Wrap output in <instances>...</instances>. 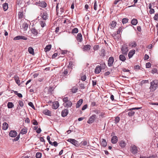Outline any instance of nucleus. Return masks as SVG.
Masks as SVG:
<instances>
[{
  "mask_svg": "<svg viewBox=\"0 0 158 158\" xmlns=\"http://www.w3.org/2000/svg\"><path fill=\"white\" fill-rule=\"evenodd\" d=\"M78 29L77 28H74L72 30V33H78Z\"/></svg>",
  "mask_w": 158,
  "mask_h": 158,
  "instance_id": "nucleus-39",
  "label": "nucleus"
},
{
  "mask_svg": "<svg viewBox=\"0 0 158 158\" xmlns=\"http://www.w3.org/2000/svg\"><path fill=\"white\" fill-rule=\"evenodd\" d=\"M99 48V46L98 45H95L93 48L94 50H97Z\"/></svg>",
  "mask_w": 158,
  "mask_h": 158,
  "instance_id": "nucleus-55",
  "label": "nucleus"
},
{
  "mask_svg": "<svg viewBox=\"0 0 158 158\" xmlns=\"http://www.w3.org/2000/svg\"><path fill=\"white\" fill-rule=\"evenodd\" d=\"M117 24L116 22L114 21H112L111 23L110 24V28L111 29H114L116 26Z\"/></svg>",
  "mask_w": 158,
  "mask_h": 158,
  "instance_id": "nucleus-22",
  "label": "nucleus"
},
{
  "mask_svg": "<svg viewBox=\"0 0 158 158\" xmlns=\"http://www.w3.org/2000/svg\"><path fill=\"white\" fill-rule=\"evenodd\" d=\"M83 102V100L82 99H80L77 102L76 104V108H78L80 107L81 104H82Z\"/></svg>",
  "mask_w": 158,
  "mask_h": 158,
  "instance_id": "nucleus-23",
  "label": "nucleus"
},
{
  "mask_svg": "<svg viewBox=\"0 0 158 158\" xmlns=\"http://www.w3.org/2000/svg\"><path fill=\"white\" fill-rule=\"evenodd\" d=\"M63 102H64V103H65L66 102H67L69 101L68 100V97H67L64 98H63Z\"/></svg>",
  "mask_w": 158,
  "mask_h": 158,
  "instance_id": "nucleus-46",
  "label": "nucleus"
},
{
  "mask_svg": "<svg viewBox=\"0 0 158 158\" xmlns=\"http://www.w3.org/2000/svg\"><path fill=\"white\" fill-rule=\"evenodd\" d=\"M155 12V11L154 9H151L149 11V13L150 14H152L154 13Z\"/></svg>",
  "mask_w": 158,
  "mask_h": 158,
  "instance_id": "nucleus-59",
  "label": "nucleus"
},
{
  "mask_svg": "<svg viewBox=\"0 0 158 158\" xmlns=\"http://www.w3.org/2000/svg\"><path fill=\"white\" fill-rule=\"evenodd\" d=\"M128 21V19L127 18H124L122 19V22L123 24H124L127 23Z\"/></svg>",
  "mask_w": 158,
  "mask_h": 158,
  "instance_id": "nucleus-43",
  "label": "nucleus"
},
{
  "mask_svg": "<svg viewBox=\"0 0 158 158\" xmlns=\"http://www.w3.org/2000/svg\"><path fill=\"white\" fill-rule=\"evenodd\" d=\"M27 39V38L25 36L23 35H18L15 37L14 40H26Z\"/></svg>",
  "mask_w": 158,
  "mask_h": 158,
  "instance_id": "nucleus-8",
  "label": "nucleus"
},
{
  "mask_svg": "<svg viewBox=\"0 0 158 158\" xmlns=\"http://www.w3.org/2000/svg\"><path fill=\"white\" fill-rule=\"evenodd\" d=\"M59 105L58 102H55L53 103L52 108L54 109H57L59 106Z\"/></svg>",
  "mask_w": 158,
  "mask_h": 158,
  "instance_id": "nucleus-12",
  "label": "nucleus"
},
{
  "mask_svg": "<svg viewBox=\"0 0 158 158\" xmlns=\"http://www.w3.org/2000/svg\"><path fill=\"white\" fill-rule=\"evenodd\" d=\"M120 120V118L119 117H117L115 119V123L116 124L117 123L119 122Z\"/></svg>",
  "mask_w": 158,
  "mask_h": 158,
  "instance_id": "nucleus-42",
  "label": "nucleus"
},
{
  "mask_svg": "<svg viewBox=\"0 0 158 158\" xmlns=\"http://www.w3.org/2000/svg\"><path fill=\"white\" fill-rule=\"evenodd\" d=\"M97 117L96 115L95 114L92 115L89 118V120L87 122L89 124L92 123L94 122V121L96 119Z\"/></svg>",
  "mask_w": 158,
  "mask_h": 158,
  "instance_id": "nucleus-3",
  "label": "nucleus"
},
{
  "mask_svg": "<svg viewBox=\"0 0 158 158\" xmlns=\"http://www.w3.org/2000/svg\"><path fill=\"white\" fill-rule=\"evenodd\" d=\"M158 86V81L155 80L151 82V86L150 89L152 91H155L157 88Z\"/></svg>",
  "mask_w": 158,
  "mask_h": 158,
  "instance_id": "nucleus-1",
  "label": "nucleus"
},
{
  "mask_svg": "<svg viewBox=\"0 0 158 158\" xmlns=\"http://www.w3.org/2000/svg\"><path fill=\"white\" fill-rule=\"evenodd\" d=\"M27 132V130L26 128L23 129L21 131L20 133L22 134H25Z\"/></svg>",
  "mask_w": 158,
  "mask_h": 158,
  "instance_id": "nucleus-36",
  "label": "nucleus"
},
{
  "mask_svg": "<svg viewBox=\"0 0 158 158\" xmlns=\"http://www.w3.org/2000/svg\"><path fill=\"white\" fill-rule=\"evenodd\" d=\"M118 141V138L116 136H114L111 139V142L112 143L115 144Z\"/></svg>",
  "mask_w": 158,
  "mask_h": 158,
  "instance_id": "nucleus-11",
  "label": "nucleus"
},
{
  "mask_svg": "<svg viewBox=\"0 0 158 158\" xmlns=\"http://www.w3.org/2000/svg\"><path fill=\"white\" fill-rule=\"evenodd\" d=\"M28 51L30 54L34 55V52L33 49L31 47H29L28 48Z\"/></svg>",
  "mask_w": 158,
  "mask_h": 158,
  "instance_id": "nucleus-28",
  "label": "nucleus"
},
{
  "mask_svg": "<svg viewBox=\"0 0 158 158\" xmlns=\"http://www.w3.org/2000/svg\"><path fill=\"white\" fill-rule=\"evenodd\" d=\"M23 27L25 30H26L28 27V25L26 23H24L23 25Z\"/></svg>",
  "mask_w": 158,
  "mask_h": 158,
  "instance_id": "nucleus-40",
  "label": "nucleus"
},
{
  "mask_svg": "<svg viewBox=\"0 0 158 158\" xmlns=\"http://www.w3.org/2000/svg\"><path fill=\"white\" fill-rule=\"evenodd\" d=\"M76 39L77 40L78 42H81L82 41V35L81 33H79L77 34Z\"/></svg>",
  "mask_w": 158,
  "mask_h": 158,
  "instance_id": "nucleus-10",
  "label": "nucleus"
},
{
  "mask_svg": "<svg viewBox=\"0 0 158 158\" xmlns=\"http://www.w3.org/2000/svg\"><path fill=\"white\" fill-rule=\"evenodd\" d=\"M29 105L32 108L35 109V107L33 104V103L31 102H30L28 103Z\"/></svg>",
  "mask_w": 158,
  "mask_h": 158,
  "instance_id": "nucleus-48",
  "label": "nucleus"
},
{
  "mask_svg": "<svg viewBox=\"0 0 158 158\" xmlns=\"http://www.w3.org/2000/svg\"><path fill=\"white\" fill-rule=\"evenodd\" d=\"M118 143L119 144V146L122 148H124L126 145V143L125 142V141L123 140H121L119 141L118 142Z\"/></svg>",
  "mask_w": 158,
  "mask_h": 158,
  "instance_id": "nucleus-14",
  "label": "nucleus"
},
{
  "mask_svg": "<svg viewBox=\"0 0 158 158\" xmlns=\"http://www.w3.org/2000/svg\"><path fill=\"white\" fill-rule=\"evenodd\" d=\"M8 127V124L6 122H4L2 124V128L3 130H7Z\"/></svg>",
  "mask_w": 158,
  "mask_h": 158,
  "instance_id": "nucleus-21",
  "label": "nucleus"
},
{
  "mask_svg": "<svg viewBox=\"0 0 158 158\" xmlns=\"http://www.w3.org/2000/svg\"><path fill=\"white\" fill-rule=\"evenodd\" d=\"M42 156V154L40 152H37L36 154V158H41Z\"/></svg>",
  "mask_w": 158,
  "mask_h": 158,
  "instance_id": "nucleus-38",
  "label": "nucleus"
},
{
  "mask_svg": "<svg viewBox=\"0 0 158 158\" xmlns=\"http://www.w3.org/2000/svg\"><path fill=\"white\" fill-rule=\"evenodd\" d=\"M40 24L41 27H44L46 25V24L45 22L41 21H40Z\"/></svg>",
  "mask_w": 158,
  "mask_h": 158,
  "instance_id": "nucleus-45",
  "label": "nucleus"
},
{
  "mask_svg": "<svg viewBox=\"0 0 158 158\" xmlns=\"http://www.w3.org/2000/svg\"><path fill=\"white\" fill-rule=\"evenodd\" d=\"M19 105L23 107V103L22 101L20 100L19 102Z\"/></svg>",
  "mask_w": 158,
  "mask_h": 158,
  "instance_id": "nucleus-49",
  "label": "nucleus"
},
{
  "mask_svg": "<svg viewBox=\"0 0 158 158\" xmlns=\"http://www.w3.org/2000/svg\"><path fill=\"white\" fill-rule=\"evenodd\" d=\"M81 143H82V145L84 146L86 145L87 144V142L86 141L82 142Z\"/></svg>",
  "mask_w": 158,
  "mask_h": 158,
  "instance_id": "nucleus-60",
  "label": "nucleus"
},
{
  "mask_svg": "<svg viewBox=\"0 0 158 158\" xmlns=\"http://www.w3.org/2000/svg\"><path fill=\"white\" fill-rule=\"evenodd\" d=\"M101 71V66L98 65L95 69V73L96 74L99 73Z\"/></svg>",
  "mask_w": 158,
  "mask_h": 158,
  "instance_id": "nucleus-17",
  "label": "nucleus"
},
{
  "mask_svg": "<svg viewBox=\"0 0 158 158\" xmlns=\"http://www.w3.org/2000/svg\"><path fill=\"white\" fill-rule=\"evenodd\" d=\"M19 17V18H21L23 17V14L22 12H19L18 14Z\"/></svg>",
  "mask_w": 158,
  "mask_h": 158,
  "instance_id": "nucleus-52",
  "label": "nucleus"
},
{
  "mask_svg": "<svg viewBox=\"0 0 158 158\" xmlns=\"http://www.w3.org/2000/svg\"><path fill=\"white\" fill-rule=\"evenodd\" d=\"M52 46L51 44L48 45L46 46L45 48V51L46 52L49 51L51 49Z\"/></svg>",
  "mask_w": 158,
  "mask_h": 158,
  "instance_id": "nucleus-29",
  "label": "nucleus"
},
{
  "mask_svg": "<svg viewBox=\"0 0 158 158\" xmlns=\"http://www.w3.org/2000/svg\"><path fill=\"white\" fill-rule=\"evenodd\" d=\"M131 151L132 153L133 154L137 153L138 152V149L137 147L135 145L131 146Z\"/></svg>",
  "mask_w": 158,
  "mask_h": 158,
  "instance_id": "nucleus-5",
  "label": "nucleus"
},
{
  "mask_svg": "<svg viewBox=\"0 0 158 158\" xmlns=\"http://www.w3.org/2000/svg\"><path fill=\"white\" fill-rule=\"evenodd\" d=\"M141 108V107H135V108H132L130 109H129L128 110H138L139 109H140Z\"/></svg>",
  "mask_w": 158,
  "mask_h": 158,
  "instance_id": "nucleus-41",
  "label": "nucleus"
},
{
  "mask_svg": "<svg viewBox=\"0 0 158 158\" xmlns=\"http://www.w3.org/2000/svg\"><path fill=\"white\" fill-rule=\"evenodd\" d=\"M105 51L104 49H102L100 52V56L104 57L105 56Z\"/></svg>",
  "mask_w": 158,
  "mask_h": 158,
  "instance_id": "nucleus-32",
  "label": "nucleus"
},
{
  "mask_svg": "<svg viewBox=\"0 0 158 158\" xmlns=\"http://www.w3.org/2000/svg\"><path fill=\"white\" fill-rule=\"evenodd\" d=\"M129 46L132 47H135L136 46V44L135 42H133L129 44Z\"/></svg>",
  "mask_w": 158,
  "mask_h": 158,
  "instance_id": "nucleus-35",
  "label": "nucleus"
},
{
  "mask_svg": "<svg viewBox=\"0 0 158 158\" xmlns=\"http://www.w3.org/2000/svg\"><path fill=\"white\" fill-rule=\"evenodd\" d=\"M3 8L5 11H6L8 8V5L7 3H5L3 4Z\"/></svg>",
  "mask_w": 158,
  "mask_h": 158,
  "instance_id": "nucleus-30",
  "label": "nucleus"
},
{
  "mask_svg": "<svg viewBox=\"0 0 158 158\" xmlns=\"http://www.w3.org/2000/svg\"><path fill=\"white\" fill-rule=\"evenodd\" d=\"M39 5L42 8H44L46 6L47 4L44 2H40Z\"/></svg>",
  "mask_w": 158,
  "mask_h": 158,
  "instance_id": "nucleus-24",
  "label": "nucleus"
},
{
  "mask_svg": "<svg viewBox=\"0 0 158 158\" xmlns=\"http://www.w3.org/2000/svg\"><path fill=\"white\" fill-rule=\"evenodd\" d=\"M9 135L11 137H15L17 135V133L15 131L12 130L9 132Z\"/></svg>",
  "mask_w": 158,
  "mask_h": 158,
  "instance_id": "nucleus-9",
  "label": "nucleus"
},
{
  "mask_svg": "<svg viewBox=\"0 0 158 158\" xmlns=\"http://www.w3.org/2000/svg\"><path fill=\"white\" fill-rule=\"evenodd\" d=\"M86 79V76L84 75L81 77V80L83 81H85Z\"/></svg>",
  "mask_w": 158,
  "mask_h": 158,
  "instance_id": "nucleus-56",
  "label": "nucleus"
},
{
  "mask_svg": "<svg viewBox=\"0 0 158 158\" xmlns=\"http://www.w3.org/2000/svg\"><path fill=\"white\" fill-rule=\"evenodd\" d=\"M122 31V28L120 27L118 29V31H117V34H119L120 33V32Z\"/></svg>",
  "mask_w": 158,
  "mask_h": 158,
  "instance_id": "nucleus-54",
  "label": "nucleus"
},
{
  "mask_svg": "<svg viewBox=\"0 0 158 158\" xmlns=\"http://www.w3.org/2000/svg\"><path fill=\"white\" fill-rule=\"evenodd\" d=\"M19 138H20L19 135H18L17 136L16 138H15L14 139V140L15 141H18L19 139Z\"/></svg>",
  "mask_w": 158,
  "mask_h": 158,
  "instance_id": "nucleus-63",
  "label": "nucleus"
},
{
  "mask_svg": "<svg viewBox=\"0 0 158 158\" xmlns=\"http://www.w3.org/2000/svg\"><path fill=\"white\" fill-rule=\"evenodd\" d=\"M154 18L155 20H158V14L155 15Z\"/></svg>",
  "mask_w": 158,
  "mask_h": 158,
  "instance_id": "nucleus-58",
  "label": "nucleus"
},
{
  "mask_svg": "<svg viewBox=\"0 0 158 158\" xmlns=\"http://www.w3.org/2000/svg\"><path fill=\"white\" fill-rule=\"evenodd\" d=\"M31 31L32 34L35 35H37L38 34V32L37 30L34 28H32L31 29Z\"/></svg>",
  "mask_w": 158,
  "mask_h": 158,
  "instance_id": "nucleus-25",
  "label": "nucleus"
},
{
  "mask_svg": "<svg viewBox=\"0 0 158 158\" xmlns=\"http://www.w3.org/2000/svg\"><path fill=\"white\" fill-rule=\"evenodd\" d=\"M91 48V46L89 45H84L83 48V49L84 51L89 50Z\"/></svg>",
  "mask_w": 158,
  "mask_h": 158,
  "instance_id": "nucleus-18",
  "label": "nucleus"
},
{
  "mask_svg": "<svg viewBox=\"0 0 158 158\" xmlns=\"http://www.w3.org/2000/svg\"><path fill=\"white\" fill-rule=\"evenodd\" d=\"M33 124L34 125H38V122L35 120H34L33 121Z\"/></svg>",
  "mask_w": 158,
  "mask_h": 158,
  "instance_id": "nucleus-57",
  "label": "nucleus"
},
{
  "mask_svg": "<svg viewBox=\"0 0 158 158\" xmlns=\"http://www.w3.org/2000/svg\"><path fill=\"white\" fill-rule=\"evenodd\" d=\"M7 106L8 108H12L14 106V105L11 102H9L7 103Z\"/></svg>",
  "mask_w": 158,
  "mask_h": 158,
  "instance_id": "nucleus-31",
  "label": "nucleus"
},
{
  "mask_svg": "<svg viewBox=\"0 0 158 158\" xmlns=\"http://www.w3.org/2000/svg\"><path fill=\"white\" fill-rule=\"evenodd\" d=\"M43 19L46 20L48 19V15L45 11H43L40 15Z\"/></svg>",
  "mask_w": 158,
  "mask_h": 158,
  "instance_id": "nucleus-7",
  "label": "nucleus"
},
{
  "mask_svg": "<svg viewBox=\"0 0 158 158\" xmlns=\"http://www.w3.org/2000/svg\"><path fill=\"white\" fill-rule=\"evenodd\" d=\"M131 111L129 112L128 113V115L129 116H132V115H133L135 113L134 112L132 111V110H131Z\"/></svg>",
  "mask_w": 158,
  "mask_h": 158,
  "instance_id": "nucleus-44",
  "label": "nucleus"
},
{
  "mask_svg": "<svg viewBox=\"0 0 158 158\" xmlns=\"http://www.w3.org/2000/svg\"><path fill=\"white\" fill-rule=\"evenodd\" d=\"M67 140L68 142L71 143L75 146H77L78 145V141L74 139H69Z\"/></svg>",
  "mask_w": 158,
  "mask_h": 158,
  "instance_id": "nucleus-4",
  "label": "nucleus"
},
{
  "mask_svg": "<svg viewBox=\"0 0 158 158\" xmlns=\"http://www.w3.org/2000/svg\"><path fill=\"white\" fill-rule=\"evenodd\" d=\"M68 113V110L67 109H65L63 110L61 112L62 116L63 117H65L67 115Z\"/></svg>",
  "mask_w": 158,
  "mask_h": 158,
  "instance_id": "nucleus-15",
  "label": "nucleus"
},
{
  "mask_svg": "<svg viewBox=\"0 0 158 158\" xmlns=\"http://www.w3.org/2000/svg\"><path fill=\"white\" fill-rule=\"evenodd\" d=\"M119 59L120 60L122 61H124L126 60V58L125 56L122 54H121L119 56Z\"/></svg>",
  "mask_w": 158,
  "mask_h": 158,
  "instance_id": "nucleus-26",
  "label": "nucleus"
},
{
  "mask_svg": "<svg viewBox=\"0 0 158 158\" xmlns=\"http://www.w3.org/2000/svg\"><path fill=\"white\" fill-rule=\"evenodd\" d=\"M149 58V56L147 54H145L144 57V59L145 60H148Z\"/></svg>",
  "mask_w": 158,
  "mask_h": 158,
  "instance_id": "nucleus-64",
  "label": "nucleus"
},
{
  "mask_svg": "<svg viewBox=\"0 0 158 158\" xmlns=\"http://www.w3.org/2000/svg\"><path fill=\"white\" fill-rule=\"evenodd\" d=\"M68 71L67 69H65L63 72L64 76H65L68 73Z\"/></svg>",
  "mask_w": 158,
  "mask_h": 158,
  "instance_id": "nucleus-51",
  "label": "nucleus"
},
{
  "mask_svg": "<svg viewBox=\"0 0 158 158\" xmlns=\"http://www.w3.org/2000/svg\"><path fill=\"white\" fill-rule=\"evenodd\" d=\"M137 23V20L136 19H133L131 21V24L134 25H136Z\"/></svg>",
  "mask_w": 158,
  "mask_h": 158,
  "instance_id": "nucleus-34",
  "label": "nucleus"
},
{
  "mask_svg": "<svg viewBox=\"0 0 158 158\" xmlns=\"http://www.w3.org/2000/svg\"><path fill=\"white\" fill-rule=\"evenodd\" d=\"M47 138V139L49 143L51 145H52V143L51 142L50 140V137L49 136H48Z\"/></svg>",
  "mask_w": 158,
  "mask_h": 158,
  "instance_id": "nucleus-47",
  "label": "nucleus"
},
{
  "mask_svg": "<svg viewBox=\"0 0 158 158\" xmlns=\"http://www.w3.org/2000/svg\"><path fill=\"white\" fill-rule=\"evenodd\" d=\"M78 89L76 87H73L71 89V91L73 93H76Z\"/></svg>",
  "mask_w": 158,
  "mask_h": 158,
  "instance_id": "nucleus-33",
  "label": "nucleus"
},
{
  "mask_svg": "<svg viewBox=\"0 0 158 158\" xmlns=\"http://www.w3.org/2000/svg\"><path fill=\"white\" fill-rule=\"evenodd\" d=\"M121 51L122 54L127 55L128 51L127 45L125 44L123 45L121 48Z\"/></svg>",
  "mask_w": 158,
  "mask_h": 158,
  "instance_id": "nucleus-2",
  "label": "nucleus"
},
{
  "mask_svg": "<svg viewBox=\"0 0 158 158\" xmlns=\"http://www.w3.org/2000/svg\"><path fill=\"white\" fill-rule=\"evenodd\" d=\"M101 145L103 147H105L107 145V143L106 140L104 139L102 140Z\"/></svg>",
  "mask_w": 158,
  "mask_h": 158,
  "instance_id": "nucleus-27",
  "label": "nucleus"
},
{
  "mask_svg": "<svg viewBox=\"0 0 158 158\" xmlns=\"http://www.w3.org/2000/svg\"><path fill=\"white\" fill-rule=\"evenodd\" d=\"M43 113L44 114L46 115L49 116L51 115V112L48 109H46L44 110L43 111Z\"/></svg>",
  "mask_w": 158,
  "mask_h": 158,
  "instance_id": "nucleus-19",
  "label": "nucleus"
},
{
  "mask_svg": "<svg viewBox=\"0 0 158 158\" xmlns=\"http://www.w3.org/2000/svg\"><path fill=\"white\" fill-rule=\"evenodd\" d=\"M151 64L150 62H148L146 64V68H149L151 67Z\"/></svg>",
  "mask_w": 158,
  "mask_h": 158,
  "instance_id": "nucleus-50",
  "label": "nucleus"
},
{
  "mask_svg": "<svg viewBox=\"0 0 158 158\" xmlns=\"http://www.w3.org/2000/svg\"><path fill=\"white\" fill-rule=\"evenodd\" d=\"M14 79L16 83L19 85H20V81L19 79V77L17 76H15L14 77Z\"/></svg>",
  "mask_w": 158,
  "mask_h": 158,
  "instance_id": "nucleus-20",
  "label": "nucleus"
},
{
  "mask_svg": "<svg viewBox=\"0 0 158 158\" xmlns=\"http://www.w3.org/2000/svg\"><path fill=\"white\" fill-rule=\"evenodd\" d=\"M114 62V59L113 57H110L108 60V65L110 67L112 66Z\"/></svg>",
  "mask_w": 158,
  "mask_h": 158,
  "instance_id": "nucleus-6",
  "label": "nucleus"
},
{
  "mask_svg": "<svg viewBox=\"0 0 158 158\" xmlns=\"http://www.w3.org/2000/svg\"><path fill=\"white\" fill-rule=\"evenodd\" d=\"M97 6L98 4L97 1L95 0L94 1V8L95 10H97Z\"/></svg>",
  "mask_w": 158,
  "mask_h": 158,
  "instance_id": "nucleus-37",
  "label": "nucleus"
},
{
  "mask_svg": "<svg viewBox=\"0 0 158 158\" xmlns=\"http://www.w3.org/2000/svg\"><path fill=\"white\" fill-rule=\"evenodd\" d=\"M54 145L55 147H56L58 145V143L56 141H54L53 143H52V145Z\"/></svg>",
  "mask_w": 158,
  "mask_h": 158,
  "instance_id": "nucleus-61",
  "label": "nucleus"
},
{
  "mask_svg": "<svg viewBox=\"0 0 158 158\" xmlns=\"http://www.w3.org/2000/svg\"><path fill=\"white\" fill-rule=\"evenodd\" d=\"M135 53V50H132L130 51L129 52L128 54V56L129 58V59H130L133 56V55Z\"/></svg>",
  "mask_w": 158,
  "mask_h": 158,
  "instance_id": "nucleus-16",
  "label": "nucleus"
},
{
  "mask_svg": "<svg viewBox=\"0 0 158 158\" xmlns=\"http://www.w3.org/2000/svg\"><path fill=\"white\" fill-rule=\"evenodd\" d=\"M64 106L65 107L67 108L70 107L72 105V103L71 101H69L63 104Z\"/></svg>",
  "mask_w": 158,
  "mask_h": 158,
  "instance_id": "nucleus-13",
  "label": "nucleus"
},
{
  "mask_svg": "<svg viewBox=\"0 0 158 158\" xmlns=\"http://www.w3.org/2000/svg\"><path fill=\"white\" fill-rule=\"evenodd\" d=\"M87 105L86 104L84 105L82 108V110H85L87 107Z\"/></svg>",
  "mask_w": 158,
  "mask_h": 158,
  "instance_id": "nucleus-62",
  "label": "nucleus"
},
{
  "mask_svg": "<svg viewBox=\"0 0 158 158\" xmlns=\"http://www.w3.org/2000/svg\"><path fill=\"white\" fill-rule=\"evenodd\" d=\"M68 51L67 50H61V53L63 55H64L67 53Z\"/></svg>",
  "mask_w": 158,
  "mask_h": 158,
  "instance_id": "nucleus-53",
  "label": "nucleus"
}]
</instances>
